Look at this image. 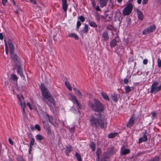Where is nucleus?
<instances>
[{"mask_svg":"<svg viewBox=\"0 0 161 161\" xmlns=\"http://www.w3.org/2000/svg\"><path fill=\"white\" fill-rule=\"evenodd\" d=\"M158 66V67H161V60L158 58L157 60Z\"/></svg>","mask_w":161,"mask_h":161,"instance_id":"nucleus-42","label":"nucleus"},{"mask_svg":"<svg viewBox=\"0 0 161 161\" xmlns=\"http://www.w3.org/2000/svg\"><path fill=\"white\" fill-rule=\"evenodd\" d=\"M2 3L3 5L5 6L7 2V0H2Z\"/></svg>","mask_w":161,"mask_h":161,"instance_id":"nucleus-47","label":"nucleus"},{"mask_svg":"<svg viewBox=\"0 0 161 161\" xmlns=\"http://www.w3.org/2000/svg\"><path fill=\"white\" fill-rule=\"evenodd\" d=\"M19 101L20 102V104L21 106V108L22 109V110L25 109V104L24 103H23L21 101L20 98L19 97Z\"/></svg>","mask_w":161,"mask_h":161,"instance_id":"nucleus-25","label":"nucleus"},{"mask_svg":"<svg viewBox=\"0 0 161 161\" xmlns=\"http://www.w3.org/2000/svg\"><path fill=\"white\" fill-rule=\"evenodd\" d=\"M117 42H119V39L116 40L115 39H113L110 43V47H114L116 46Z\"/></svg>","mask_w":161,"mask_h":161,"instance_id":"nucleus-16","label":"nucleus"},{"mask_svg":"<svg viewBox=\"0 0 161 161\" xmlns=\"http://www.w3.org/2000/svg\"><path fill=\"white\" fill-rule=\"evenodd\" d=\"M102 37L103 40L106 41L108 40L109 37L108 35V33L107 31H104L102 34Z\"/></svg>","mask_w":161,"mask_h":161,"instance_id":"nucleus-17","label":"nucleus"},{"mask_svg":"<svg viewBox=\"0 0 161 161\" xmlns=\"http://www.w3.org/2000/svg\"><path fill=\"white\" fill-rule=\"evenodd\" d=\"M17 72V73L21 77H24L23 74L22 68L21 66L19 65L18 66Z\"/></svg>","mask_w":161,"mask_h":161,"instance_id":"nucleus-15","label":"nucleus"},{"mask_svg":"<svg viewBox=\"0 0 161 161\" xmlns=\"http://www.w3.org/2000/svg\"><path fill=\"white\" fill-rule=\"evenodd\" d=\"M95 16L97 21L98 22H99L100 21V16L99 14L97 12L95 13Z\"/></svg>","mask_w":161,"mask_h":161,"instance_id":"nucleus-22","label":"nucleus"},{"mask_svg":"<svg viewBox=\"0 0 161 161\" xmlns=\"http://www.w3.org/2000/svg\"><path fill=\"white\" fill-rule=\"evenodd\" d=\"M23 115L24 118H25L26 117V114L25 111V109H24L23 110Z\"/></svg>","mask_w":161,"mask_h":161,"instance_id":"nucleus-46","label":"nucleus"},{"mask_svg":"<svg viewBox=\"0 0 161 161\" xmlns=\"http://www.w3.org/2000/svg\"><path fill=\"white\" fill-rule=\"evenodd\" d=\"M89 25L92 27H94V28H96L97 27V25L96 23L93 21H89Z\"/></svg>","mask_w":161,"mask_h":161,"instance_id":"nucleus-23","label":"nucleus"},{"mask_svg":"<svg viewBox=\"0 0 161 161\" xmlns=\"http://www.w3.org/2000/svg\"><path fill=\"white\" fill-rule=\"evenodd\" d=\"M117 134V132L111 133L108 135V137L109 138H113L116 136Z\"/></svg>","mask_w":161,"mask_h":161,"instance_id":"nucleus-24","label":"nucleus"},{"mask_svg":"<svg viewBox=\"0 0 161 161\" xmlns=\"http://www.w3.org/2000/svg\"><path fill=\"white\" fill-rule=\"evenodd\" d=\"M152 114V117L153 118H154L155 117V116L156 115V114L155 112H152L151 113Z\"/></svg>","mask_w":161,"mask_h":161,"instance_id":"nucleus-49","label":"nucleus"},{"mask_svg":"<svg viewBox=\"0 0 161 161\" xmlns=\"http://www.w3.org/2000/svg\"><path fill=\"white\" fill-rule=\"evenodd\" d=\"M0 39L1 40L3 39V36L2 33H0Z\"/></svg>","mask_w":161,"mask_h":161,"instance_id":"nucleus-57","label":"nucleus"},{"mask_svg":"<svg viewBox=\"0 0 161 161\" xmlns=\"http://www.w3.org/2000/svg\"><path fill=\"white\" fill-rule=\"evenodd\" d=\"M40 88L42 92V95L43 97L46 99L44 100L45 102L48 105L50 109L52 110L53 109V107L49 102L52 103L54 106H55L56 105L55 101L54 98L51 96V93L48 91L47 89L45 87L44 84H41Z\"/></svg>","mask_w":161,"mask_h":161,"instance_id":"nucleus-2","label":"nucleus"},{"mask_svg":"<svg viewBox=\"0 0 161 161\" xmlns=\"http://www.w3.org/2000/svg\"><path fill=\"white\" fill-rule=\"evenodd\" d=\"M71 97L72 99L75 101V102H76V101L78 100L75 96L72 95L71 96Z\"/></svg>","mask_w":161,"mask_h":161,"instance_id":"nucleus-45","label":"nucleus"},{"mask_svg":"<svg viewBox=\"0 0 161 161\" xmlns=\"http://www.w3.org/2000/svg\"><path fill=\"white\" fill-rule=\"evenodd\" d=\"M79 19L82 22H84L85 20V18L83 16H80L79 17Z\"/></svg>","mask_w":161,"mask_h":161,"instance_id":"nucleus-43","label":"nucleus"},{"mask_svg":"<svg viewBox=\"0 0 161 161\" xmlns=\"http://www.w3.org/2000/svg\"><path fill=\"white\" fill-rule=\"evenodd\" d=\"M148 0H143L142 3L143 4H146L147 3Z\"/></svg>","mask_w":161,"mask_h":161,"instance_id":"nucleus-50","label":"nucleus"},{"mask_svg":"<svg viewBox=\"0 0 161 161\" xmlns=\"http://www.w3.org/2000/svg\"><path fill=\"white\" fill-rule=\"evenodd\" d=\"M107 28L109 30H111L112 28V26L111 25H110L107 26Z\"/></svg>","mask_w":161,"mask_h":161,"instance_id":"nucleus-60","label":"nucleus"},{"mask_svg":"<svg viewBox=\"0 0 161 161\" xmlns=\"http://www.w3.org/2000/svg\"><path fill=\"white\" fill-rule=\"evenodd\" d=\"M65 84L66 86H67V88L70 91H71L72 90V88L69 82L67 81H66L65 82Z\"/></svg>","mask_w":161,"mask_h":161,"instance_id":"nucleus-28","label":"nucleus"},{"mask_svg":"<svg viewBox=\"0 0 161 161\" xmlns=\"http://www.w3.org/2000/svg\"><path fill=\"white\" fill-rule=\"evenodd\" d=\"M81 23H80V21H77V27H76V29L77 30H79V27L81 25Z\"/></svg>","mask_w":161,"mask_h":161,"instance_id":"nucleus-39","label":"nucleus"},{"mask_svg":"<svg viewBox=\"0 0 161 161\" xmlns=\"http://www.w3.org/2000/svg\"><path fill=\"white\" fill-rule=\"evenodd\" d=\"M147 161H159V157L158 156H157Z\"/></svg>","mask_w":161,"mask_h":161,"instance_id":"nucleus-29","label":"nucleus"},{"mask_svg":"<svg viewBox=\"0 0 161 161\" xmlns=\"http://www.w3.org/2000/svg\"><path fill=\"white\" fill-rule=\"evenodd\" d=\"M142 136L139 139V141H147V136L148 135V134L147 133V130H145L142 132Z\"/></svg>","mask_w":161,"mask_h":161,"instance_id":"nucleus-10","label":"nucleus"},{"mask_svg":"<svg viewBox=\"0 0 161 161\" xmlns=\"http://www.w3.org/2000/svg\"><path fill=\"white\" fill-rule=\"evenodd\" d=\"M26 104H27V105L29 107L30 109L31 110H32V107H31V106L30 103H29L28 102Z\"/></svg>","mask_w":161,"mask_h":161,"instance_id":"nucleus-52","label":"nucleus"},{"mask_svg":"<svg viewBox=\"0 0 161 161\" xmlns=\"http://www.w3.org/2000/svg\"><path fill=\"white\" fill-rule=\"evenodd\" d=\"M90 146L92 148L93 151H94L95 149V145L94 142H92L90 145Z\"/></svg>","mask_w":161,"mask_h":161,"instance_id":"nucleus-37","label":"nucleus"},{"mask_svg":"<svg viewBox=\"0 0 161 161\" xmlns=\"http://www.w3.org/2000/svg\"><path fill=\"white\" fill-rule=\"evenodd\" d=\"M148 60L147 59H144L143 60V64H146L147 63Z\"/></svg>","mask_w":161,"mask_h":161,"instance_id":"nucleus-53","label":"nucleus"},{"mask_svg":"<svg viewBox=\"0 0 161 161\" xmlns=\"http://www.w3.org/2000/svg\"><path fill=\"white\" fill-rule=\"evenodd\" d=\"M74 90H75L76 94H77L78 96L81 97L82 94L80 91L79 90L75 88H74Z\"/></svg>","mask_w":161,"mask_h":161,"instance_id":"nucleus-27","label":"nucleus"},{"mask_svg":"<svg viewBox=\"0 0 161 161\" xmlns=\"http://www.w3.org/2000/svg\"><path fill=\"white\" fill-rule=\"evenodd\" d=\"M129 82V79L127 77L125 78L123 80L124 84H127Z\"/></svg>","mask_w":161,"mask_h":161,"instance_id":"nucleus-44","label":"nucleus"},{"mask_svg":"<svg viewBox=\"0 0 161 161\" xmlns=\"http://www.w3.org/2000/svg\"><path fill=\"white\" fill-rule=\"evenodd\" d=\"M4 43H5V48H8V45L7 43V42L5 40H4Z\"/></svg>","mask_w":161,"mask_h":161,"instance_id":"nucleus-59","label":"nucleus"},{"mask_svg":"<svg viewBox=\"0 0 161 161\" xmlns=\"http://www.w3.org/2000/svg\"><path fill=\"white\" fill-rule=\"evenodd\" d=\"M75 155L78 161H82L81 156L78 153H76Z\"/></svg>","mask_w":161,"mask_h":161,"instance_id":"nucleus-32","label":"nucleus"},{"mask_svg":"<svg viewBox=\"0 0 161 161\" xmlns=\"http://www.w3.org/2000/svg\"><path fill=\"white\" fill-rule=\"evenodd\" d=\"M75 103L77 106L78 108L79 109H81V106L80 103L78 102V101H76V102H75Z\"/></svg>","mask_w":161,"mask_h":161,"instance_id":"nucleus-41","label":"nucleus"},{"mask_svg":"<svg viewBox=\"0 0 161 161\" xmlns=\"http://www.w3.org/2000/svg\"><path fill=\"white\" fill-rule=\"evenodd\" d=\"M96 154H97V159H96V161H99V153L97 152L96 153Z\"/></svg>","mask_w":161,"mask_h":161,"instance_id":"nucleus-51","label":"nucleus"},{"mask_svg":"<svg viewBox=\"0 0 161 161\" xmlns=\"http://www.w3.org/2000/svg\"><path fill=\"white\" fill-rule=\"evenodd\" d=\"M111 97L112 100L114 102H117L118 99L117 98V95L116 93H114L112 95Z\"/></svg>","mask_w":161,"mask_h":161,"instance_id":"nucleus-19","label":"nucleus"},{"mask_svg":"<svg viewBox=\"0 0 161 161\" xmlns=\"http://www.w3.org/2000/svg\"><path fill=\"white\" fill-rule=\"evenodd\" d=\"M5 85L6 86H7L8 85V82L7 81H5Z\"/></svg>","mask_w":161,"mask_h":161,"instance_id":"nucleus-64","label":"nucleus"},{"mask_svg":"<svg viewBox=\"0 0 161 161\" xmlns=\"http://www.w3.org/2000/svg\"><path fill=\"white\" fill-rule=\"evenodd\" d=\"M135 120V117L134 115H133L130 117L129 121L126 124V126L127 127H130L132 126L134 123Z\"/></svg>","mask_w":161,"mask_h":161,"instance_id":"nucleus-9","label":"nucleus"},{"mask_svg":"<svg viewBox=\"0 0 161 161\" xmlns=\"http://www.w3.org/2000/svg\"><path fill=\"white\" fill-rule=\"evenodd\" d=\"M35 142H31L30 144V148L29 149V153L30 154L32 150V147L34 144Z\"/></svg>","mask_w":161,"mask_h":161,"instance_id":"nucleus-33","label":"nucleus"},{"mask_svg":"<svg viewBox=\"0 0 161 161\" xmlns=\"http://www.w3.org/2000/svg\"><path fill=\"white\" fill-rule=\"evenodd\" d=\"M95 9L97 11H101V9H100L99 6L98 5L97 6Z\"/></svg>","mask_w":161,"mask_h":161,"instance_id":"nucleus-56","label":"nucleus"},{"mask_svg":"<svg viewBox=\"0 0 161 161\" xmlns=\"http://www.w3.org/2000/svg\"><path fill=\"white\" fill-rule=\"evenodd\" d=\"M74 128L73 127H71L69 129V130L71 132H73L74 131Z\"/></svg>","mask_w":161,"mask_h":161,"instance_id":"nucleus-54","label":"nucleus"},{"mask_svg":"<svg viewBox=\"0 0 161 161\" xmlns=\"http://www.w3.org/2000/svg\"><path fill=\"white\" fill-rule=\"evenodd\" d=\"M142 0H137V2L138 4H140L141 3Z\"/></svg>","mask_w":161,"mask_h":161,"instance_id":"nucleus-63","label":"nucleus"},{"mask_svg":"<svg viewBox=\"0 0 161 161\" xmlns=\"http://www.w3.org/2000/svg\"><path fill=\"white\" fill-rule=\"evenodd\" d=\"M28 137L30 141H35V139L32 136V135L31 133H28Z\"/></svg>","mask_w":161,"mask_h":161,"instance_id":"nucleus-36","label":"nucleus"},{"mask_svg":"<svg viewBox=\"0 0 161 161\" xmlns=\"http://www.w3.org/2000/svg\"><path fill=\"white\" fill-rule=\"evenodd\" d=\"M99 1L100 7L101 8H103L106 5L108 2V0H99Z\"/></svg>","mask_w":161,"mask_h":161,"instance_id":"nucleus-14","label":"nucleus"},{"mask_svg":"<svg viewBox=\"0 0 161 161\" xmlns=\"http://www.w3.org/2000/svg\"><path fill=\"white\" fill-rule=\"evenodd\" d=\"M18 78V77L16 75L14 74H11L9 80H13L14 83L17 84V83Z\"/></svg>","mask_w":161,"mask_h":161,"instance_id":"nucleus-12","label":"nucleus"},{"mask_svg":"<svg viewBox=\"0 0 161 161\" xmlns=\"http://www.w3.org/2000/svg\"><path fill=\"white\" fill-rule=\"evenodd\" d=\"M133 9V6L131 4L129 3L124 9L123 14L124 16L130 14L131 13Z\"/></svg>","mask_w":161,"mask_h":161,"instance_id":"nucleus-5","label":"nucleus"},{"mask_svg":"<svg viewBox=\"0 0 161 161\" xmlns=\"http://www.w3.org/2000/svg\"><path fill=\"white\" fill-rule=\"evenodd\" d=\"M101 94L102 96V97L105 100L107 101L109 100V98L108 96L106 93L102 92H101Z\"/></svg>","mask_w":161,"mask_h":161,"instance_id":"nucleus-21","label":"nucleus"},{"mask_svg":"<svg viewBox=\"0 0 161 161\" xmlns=\"http://www.w3.org/2000/svg\"><path fill=\"white\" fill-rule=\"evenodd\" d=\"M68 36L69 37H73L75 39V40H78L79 39L78 36L75 33H71L69 34L68 35Z\"/></svg>","mask_w":161,"mask_h":161,"instance_id":"nucleus-20","label":"nucleus"},{"mask_svg":"<svg viewBox=\"0 0 161 161\" xmlns=\"http://www.w3.org/2000/svg\"><path fill=\"white\" fill-rule=\"evenodd\" d=\"M107 15H106L105 16H101V17L102 18H103L104 19H106L107 18Z\"/></svg>","mask_w":161,"mask_h":161,"instance_id":"nucleus-62","label":"nucleus"},{"mask_svg":"<svg viewBox=\"0 0 161 161\" xmlns=\"http://www.w3.org/2000/svg\"><path fill=\"white\" fill-rule=\"evenodd\" d=\"M37 140H44L43 137L40 135H37L36 136Z\"/></svg>","mask_w":161,"mask_h":161,"instance_id":"nucleus-34","label":"nucleus"},{"mask_svg":"<svg viewBox=\"0 0 161 161\" xmlns=\"http://www.w3.org/2000/svg\"><path fill=\"white\" fill-rule=\"evenodd\" d=\"M35 128L38 131H40L41 130V127L40 125H39L36 124L35 125Z\"/></svg>","mask_w":161,"mask_h":161,"instance_id":"nucleus-40","label":"nucleus"},{"mask_svg":"<svg viewBox=\"0 0 161 161\" xmlns=\"http://www.w3.org/2000/svg\"><path fill=\"white\" fill-rule=\"evenodd\" d=\"M94 103L89 102V106L94 111L97 112H101L104 110V107L103 105L100 102L96 99L94 100Z\"/></svg>","mask_w":161,"mask_h":161,"instance_id":"nucleus-3","label":"nucleus"},{"mask_svg":"<svg viewBox=\"0 0 161 161\" xmlns=\"http://www.w3.org/2000/svg\"><path fill=\"white\" fill-rule=\"evenodd\" d=\"M156 28V26L154 25L150 26L142 31V34L145 35L153 32L155 31Z\"/></svg>","mask_w":161,"mask_h":161,"instance_id":"nucleus-6","label":"nucleus"},{"mask_svg":"<svg viewBox=\"0 0 161 161\" xmlns=\"http://www.w3.org/2000/svg\"><path fill=\"white\" fill-rule=\"evenodd\" d=\"M43 118H44L45 120L47 121L48 120L53 125L54 121L53 117L51 116H50L47 114H46L44 115Z\"/></svg>","mask_w":161,"mask_h":161,"instance_id":"nucleus-8","label":"nucleus"},{"mask_svg":"<svg viewBox=\"0 0 161 161\" xmlns=\"http://www.w3.org/2000/svg\"><path fill=\"white\" fill-rule=\"evenodd\" d=\"M19 10V11L21 10V9L20 8H18V9L17 10H16L15 11V13L16 14H18V11Z\"/></svg>","mask_w":161,"mask_h":161,"instance_id":"nucleus-58","label":"nucleus"},{"mask_svg":"<svg viewBox=\"0 0 161 161\" xmlns=\"http://www.w3.org/2000/svg\"><path fill=\"white\" fill-rule=\"evenodd\" d=\"M72 150V148L70 145H69L66 147V151L68 153L70 152Z\"/></svg>","mask_w":161,"mask_h":161,"instance_id":"nucleus-38","label":"nucleus"},{"mask_svg":"<svg viewBox=\"0 0 161 161\" xmlns=\"http://www.w3.org/2000/svg\"><path fill=\"white\" fill-rule=\"evenodd\" d=\"M101 113L94 114L91 116L89 119L90 125L92 128L96 130L99 129L100 128L103 129L107 127L106 121L101 118Z\"/></svg>","mask_w":161,"mask_h":161,"instance_id":"nucleus-1","label":"nucleus"},{"mask_svg":"<svg viewBox=\"0 0 161 161\" xmlns=\"http://www.w3.org/2000/svg\"><path fill=\"white\" fill-rule=\"evenodd\" d=\"M130 152V150L129 149H126L121 151V154L123 155L129 153Z\"/></svg>","mask_w":161,"mask_h":161,"instance_id":"nucleus-30","label":"nucleus"},{"mask_svg":"<svg viewBox=\"0 0 161 161\" xmlns=\"http://www.w3.org/2000/svg\"><path fill=\"white\" fill-rule=\"evenodd\" d=\"M125 93H128L131 90L130 87L129 86L125 87Z\"/></svg>","mask_w":161,"mask_h":161,"instance_id":"nucleus-35","label":"nucleus"},{"mask_svg":"<svg viewBox=\"0 0 161 161\" xmlns=\"http://www.w3.org/2000/svg\"><path fill=\"white\" fill-rule=\"evenodd\" d=\"M67 2V0H62V8L65 12H66L68 7Z\"/></svg>","mask_w":161,"mask_h":161,"instance_id":"nucleus-11","label":"nucleus"},{"mask_svg":"<svg viewBox=\"0 0 161 161\" xmlns=\"http://www.w3.org/2000/svg\"><path fill=\"white\" fill-rule=\"evenodd\" d=\"M45 130L46 131L47 135L48 136L52 134V131L50 127L48 128L47 129H46Z\"/></svg>","mask_w":161,"mask_h":161,"instance_id":"nucleus-31","label":"nucleus"},{"mask_svg":"<svg viewBox=\"0 0 161 161\" xmlns=\"http://www.w3.org/2000/svg\"><path fill=\"white\" fill-rule=\"evenodd\" d=\"M5 52L6 54L8 55V48H5Z\"/></svg>","mask_w":161,"mask_h":161,"instance_id":"nucleus-61","label":"nucleus"},{"mask_svg":"<svg viewBox=\"0 0 161 161\" xmlns=\"http://www.w3.org/2000/svg\"><path fill=\"white\" fill-rule=\"evenodd\" d=\"M9 45V53L12 60L15 62H17L18 60V57L16 54H14V48L12 42L10 40L8 41Z\"/></svg>","mask_w":161,"mask_h":161,"instance_id":"nucleus-4","label":"nucleus"},{"mask_svg":"<svg viewBox=\"0 0 161 161\" xmlns=\"http://www.w3.org/2000/svg\"><path fill=\"white\" fill-rule=\"evenodd\" d=\"M82 32L84 33H86L88 32V26L87 24H85L82 30Z\"/></svg>","mask_w":161,"mask_h":161,"instance_id":"nucleus-26","label":"nucleus"},{"mask_svg":"<svg viewBox=\"0 0 161 161\" xmlns=\"http://www.w3.org/2000/svg\"><path fill=\"white\" fill-rule=\"evenodd\" d=\"M158 84V82L156 81L152 84L150 90V92L156 93L160 90V87H159L158 86H157Z\"/></svg>","mask_w":161,"mask_h":161,"instance_id":"nucleus-7","label":"nucleus"},{"mask_svg":"<svg viewBox=\"0 0 161 161\" xmlns=\"http://www.w3.org/2000/svg\"><path fill=\"white\" fill-rule=\"evenodd\" d=\"M107 157H103L101 159V161H106Z\"/></svg>","mask_w":161,"mask_h":161,"instance_id":"nucleus-55","label":"nucleus"},{"mask_svg":"<svg viewBox=\"0 0 161 161\" xmlns=\"http://www.w3.org/2000/svg\"><path fill=\"white\" fill-rule=\"evenodd\" d=\"M42 123L45 130L50 127L48 123V121L45 120L44 118H42Z\"/></svg>","mask_w":161,"mask_h":161,"instance_id":"nucleus-13","label":"nucleus"},{"mask_svg":"<svg viewBox=\"0 0 161 161\" xmlns=\"http://www.w3.org/2000/svg\"><path fill=\"white\" fill-rule=\"evenodd\" d=\"M30 1L33 4L36 5L37 4V3L35 0H30Z\"/></svg>","mask_w":161,"mask_h":161,"instance_id":"nucleus-48","label":"nucleus"},{"mask_svg":"<svg viewBox=\"0 0 161 161\" xmlns=\"http://www.w3.org/2000/svg\"><path fill=\"white\" fill-rule=\"evenodd\" d=\"M137 13L138 18L141 20H142L143 18V15L142 12L140 10H137Z\"/></svg>","mask_w":161,"mask_h":161,"instance_id":"nucleus-18","label":"nucleus"}]
</instances>
